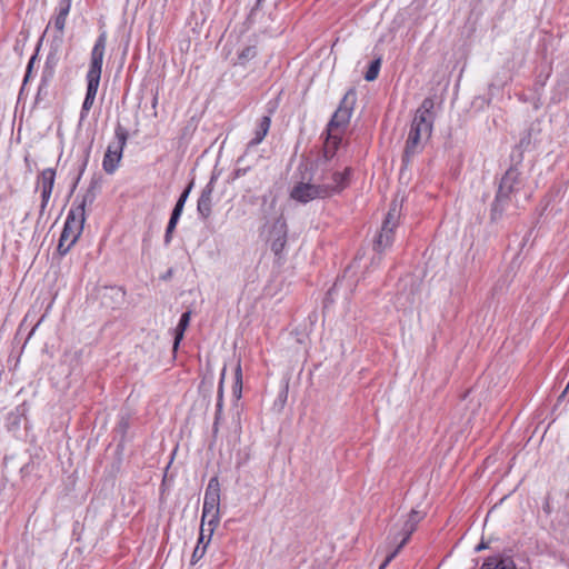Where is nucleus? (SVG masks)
I'll use <instances>...</instances> for the list:
<instances>
[{"label":"nucleus","mask_w":569,"mask_h":569,"mask_svg":"<svg viewBox=\"0 0 569 569\" xmlns=\"http://www.w3.org/2000/svg\"><path fill=\"white\" fill-rule=\"evenodd\" d=\"M400 210L396 201L390 204V208L382 222L380 232L373 240V250L377 257L372 259V263H379L381 261V254L393 243L395 230L399 224Z\"/></svg>","instance_id":"obj_4"},{"label":"nucleus","mask_w":569,"mask_h":569,"mask_svg":"<svg viewBox=\"0 0 569 569\" xmlns=\"http://www.w3.org/2000/svg\"><path fill=\"white\" fill-rule=\"evenodd\" d=\"M257 56V50L253 46H248L246 48H243L239 53H238V62L240 64H244L247 63L248 61H250L251 59H253L254 57Z\"/></svg>","instance_id":"obj_25"},{"label":"nucleus","mask_w":569,"mask_h":569,"mask_svg":"<svg viewBox=\"0 0 569 569\" xmlns=\"http://www.w3.org/2000/svg\"><path fill=\"white\" fill-rule=\"evenodd\" d=\"M222 409V386L220 385L219 388V395H218V402H217V410L220 412Z\"/></svg>","instance_id":"obj_30"},{"label":"nucleus","mask_w":569,"mask_h":569,"mask_svg":"<svg viewBox=\"0 0 569 569\" xmlns=\"http://www.w3.org/2000/svg\"><path fill=\"white\" fill-rule=\"evenodd\" d=\"M263 0H258L257 1V4L260 6L262 3Z\"/></svg>","instance_id":"obj_35"},{"label":"nucleus","mask_w":569,"mask_h":569,"mask_svg":"<svg viewBox=\"0 0 569 569\" xmlns=\"http://www.w3.org/2000/svg\"><path fill=\"white\" fill-rule=\"evenodd\" d=\"M523 186L520 172L517 168L511 167L502 176L499 189L491 208V219L496 220L501 217L506 206L511 197L518 193Z\"/></svg>","instance_id":"obj_3"},{"label":"nucleus","mask_w":569,"mask_h":569,"mask_svg":"<svg viewBox=\"0 0 569 569\" xmlns=\"http://www.w3.org/2000/svg\"><path fill=\"white\" fill-rule=\"evenodd\" d=\"M181 217V213H177V212H171V217L169 219V222H168V226H167V229H166V233H164V244H169L171 242V239H172V233L177 227V223L179 221Z\"/></svg>","instance_id":"obj_22"},{"label":"nucleus","mask_w":569,"mask_h":569,"mask_svg":"<svg viewBox=\"0 0 569 569\" xmlns=\"http://www.w3.org/2000/svg\"><path fill=\"white\" fill-rule=\"evenodd\" d=\"M213 179L202 189L198 199L197 211L203 218L208 219L212 209Z\"/></svg>","instance_id":"obj_13"},{"label":"nucleus","mask_w":569,"mask_h":569,"mask_svg":"<svg viewBox=\"0 0 569 569\" xmlns=\"http://www.w3.org/2000/svg\"><path fill=\"white\" fill-rule=\"evenodd\" d=\"M128 140V131L127 129L118 123L114 129V140L109 143L107 150H111L116 153H119L122 157L123 149L127 144Z\"/></svg>","instance_id":"obj_15"},{"label":"nucleus","mask_w":569,"mask_h":569,"mask_svg":"<svg viewBox=\"0 0 569 569\" xmlns=\"http://www.w3.org/2000/svg\"><path fill=\"white\" fill-rule=\"evenodd\" d=\"M351 174V168H346L343 172L335 171L331 174L330 181H327L325 176L319 177V181H321L322 187H327L328 197L341 192L348 184Z\"/></svg>","instance_id":"obj_12"},{"label":"nucleus","mask_w":569,"mask_h":569,"mask_svg":"<svg viewBox=\"0 0 569 569\" xmlns=\"http://www.w3.org/2000/svg\"><path fill=\"white\" fill-rule=\"evenodd\" d=\"M106 46L107 32L102 31L96 40L91 51L90 67L87 72V80H94L100 82Z\"/></svg>","instance_id":"obj_9"},{"label":"nucleus","mask_w":569,"mask_h":569,"mask_svg":"<svg viewBox=\"0 0 569 569\" xmlns=\"http://www.w3.org/2000/svg\"><path fill=\"white\" fill-rule=\"evenodd\" d=\"M565 390H566V391H568V390H569V381H568V385H567V387H566V389H565Z\"/></svg>","instance_id":"obj_36"},{"label":"nucleus","mask_w":569,"mask_h":569,"mask_svg":"<svg viewBox=\"0 0 569 569\" xmlns=\"http://www.w3.org/2000/svg\"><path fill=\"white\" fill-rule=\"evenodd\" d=\"M219 506H220V485L217 477L209 480L204 492L201 522L202 526L208 523L209 537L219 523Z\"/></svg>","instance_id":"obj_6"},{"label":"nucleus","mask_w":569,"mask_h":569,"mask_svg":"<svg viewBox=\"0 0 569 569\" xmlns=\"http://www.w3.org/2000/svg\"><path fill=\"white\" fill-rule=\"evenodd\" d=\"M94 199V187H90L82 199L79 202L76 200L72 208L69 210L58 243V252L61 256L67 254L80 237L86 221V207L88 204L91 206Z\"/></svg>","instance_id":"obj_2"},{"label":"nucleus","mask_w":569,"mask_h":569,"mask_svg":"<svg viewBox=\"0 0 569 569\" xmlns=\"http://www.w3.org/2000/svg\"><path fill=\"white\" fill-rule=\"evenodd\" d=\"M328 188L322 183L299 182L290 191V198L300 203L328 198Z\"/></svg>","instance_id":"obj_8"},{"label":"nucleus","mask_w":569,"mask_h":569,"mask_svg":"<svg viewBox=\"0 0 569 569\" xmlns=\"http://www.w3.org/2000/svg\"><path fill=\"white\" fill-rule=\"evenodd\" d=\"M240 174H242V171H241V170H238V171L236 172V176H237V177H239Z\"/></svg>","instance_id":"obj_34"},{"label":"nucleus","mask_w":569,"mask_h":569,"mask_svg":"<svg viewBox=\"0 0 569 569\" xmlns=\"http://www.w3.org/2000/svg\"><path fill=\"white\" fill-rule=\"evenodd\" d=\"M380 67H381V58H377V59H375V60L370 63V66H369V68H368L367 72H366V74H365V79H366L367 81H373V80H376V79L378 78Z\"/></svg>","instance_id":"obj_24"},{"label":"nucleus","mask_w":569,"mask_h":569,"mask_svg":"<svg viewBox=\"0 0 569 569\" xmlns=\"http://www.w3.org/2000/svg\"><path fill=\"white\" fill-rule=\"evenodd\" d=\"M233 397L236 400H239L242 395V372L240 365L237 366L234 372V385L232 390Z\"/></svg>","instance_id":"obj_23"},{"label":"nucleus","mask_w":569,"mask_h":569,"mask_svg":"<svg viewBox=\"0 0 569 569\" xmlns=\"http://www.w3.org/2000/svg\"><path fill=\"white\" fill-rule=\"evenodd\" d=\"M270 248L274 254L279 256L287 243V223L282 217L278 218L270 231Z\"/></svg>","instance_id":"obj_11"},{"label":"nucleus","mask_w":569,"mask_h":569,"mask_svg":"<svg viewBox=\"0 0 569 569\" xmlns=\"http://www.w3.org/2000/svg\"><path fill=\"white\" fill-rule=\"evenodd\" d=\"M36 58L37 56H32L31 59L29 60L28 62V66H27V72H26V76H24V80L23 82L26 83L28 80H29V77H30V73H31V70H32V67H33V63L36 61Z\"/></svg>","instance_id":"obj_29"},{"label":"nucleus","mask_w":569,"mask_h":569,"mask_svg":"<svg viewBox=\"0 0 569 569\" xmlns=\"http://www.w3.org/2000/svg\"><path fill=\"white\" fill-rule=\"evenodd\" d=\"M486 548V545L483 542L479 543L477 547H476V551H480L482 549Z\"/></svg>","instance_id":"obj_32"},{"label":"nucleus","mask_w":569,"mask_h":569,"mask_svg":"<svg viewBox=\"0 0 569 569\" xmlns=\"http://www.w3.org/2000/svg\"><path fill=\"white\" fill-rule=\"evenodd\" d=\"M181 217V213H177V212H171V217L169 219V222H168V226H167V229H166V233H164V244H169L171 242V239H172V233L177 227V223L179 221Z\"/></svg>","instance_id":"obj_21"},{"label":"nucleus","mask_w":569,"mask_h":569,"mask_svg":"<svg viewBox=\"0 0 569 569\" xmlns=\"http://www.w3.org/2000/svg\"><path fill=\"white\" fill-rule=\"evenodd\" d=\"M270 126H271V119L269 116H263L256 130H254V137L253 139L248 143V147H254V146H258L259 143L262 142V140L264 139V137L267 136L269 129H270Z\"/></svg>","instance_id":"obj_17"},{"label":"nucleus","mask_w":569,"mask_h":569,"mask_svg":"<svg viewBox=\"0 0 569 569\" xmlns=\"http://www.w3.org/2000/svg\"><path fill=\"white\" fill-rule=\"evenodd\" d=\"M193 186V182L191 181L189 183V186L183 190V192L180 194L174 208H173V212H177V213H182V210H183V207H184V203L189 197V193L191 191V188Z\"/></svg>","instance_id":"obj_26"},{"label":"nucleus","mask_w":569,"mask_h":569,"mask_svg":"<svg viewBox=\"0 0 569 569\" xmlns=\"http://www.w3.org/2000/svg\"><path fill=\"white\" fill-rule=\"evenodd\" d=\"M70 8H71V0H61L59 2L58 9H57L58 12H57V16L54 17L53 24H54V28L57 29V31L60 33V37H62V34H63L66 21H67V17L70 12Z\"/></svg>","instance_id":"obj_16"},{"label":"nucleus","mask_w":569,"mask_h":569,"mask_svg":"<svg viewBox=\"0 0 569 569\" xmlns=\"http://www.w3.org/2000/svg\"><path fill=\"white\" fill-rule=\"evenodd\" d=\"M335 154V150L333 151H329L328 149H325L323 150V154L321 157H319L313 163H312V167L315 166L316 168L318 167H321V166H325Z\"/></svg>","instance_id":"obj_27"},{"label":"nucleus","mask_w":569,"mask_h":569,"mask_svg":"<svg viewBox=\"0 0 569 569\" xmlns=\"http://www.w3.org/2000/svg\"><path fill=\"white\" fill-rule=\"evenodd\" d=\"M425 512L416 509H412L407 515V519L405 520L400 531L397 533V536H401L400 542L398 543L397 548L386 557L379 569H385L388 563L398 555V552L409 541L411 535L417 529L418 523L425 518Z\"/></svg>","instance_id":"obj_7"},{"label":"nucleus","mask_w":569,"mask_h":569,"mask_svg":"<svg viewBox=\"0 0 569 569\" xmlns=\"http://www.w3.org/2000/svg\"><path fill=\"white\" fill-rule=\"evenodd\" d=\"M190 318H191V312L190 311L183 312L181 315V317H180L179 323H178V326H177V328L174 330V342H173V349L174 350L178 348L180 341L183 338V333H184L186 329L189 326Z\"/></svg>","instance_id":"obj_19"},{"label":"nucleus","mask_w":569,"mask_h":569,"mask_svg":"<svg viewBox=\"0 0 569 569\" xmlns=\"http://www.w3.org/2000/svg\"><path fill=\"white\" fill-rule=\"evenodd\" d=\"M203 526L201 525V532H200V537H199V541H198V545L200 546L202 542H204V537H203Z\"/></svg>","instance_id":"obj_31"},{"label":"nucleus","mask_w":569,"mask_h":569,"mask_svg":"<svg viewBox=\"0 0 569 569\" xmlns=\"http://www.w3.org/2000/svg\"><path fill=\"white\" fill-rule=\"evenodd\" d=\"M207 545L199 546L194 548L192 556H191V565H196L206 553Z\"/></svg>","instance_id":"obj_28"},{"label":"nucleus","mask_w":569,"mask_h":569,"mask_svg":"<svg viewBox=\"0 0 569 569\" xmlns=\"http://www.w3.org/2000/svg\"><path fill=\"white\" fill-rule=\"evenodd\" d=\"M121 158L122 157L119 153H116L111 150H106L102 161L103 170L107 173L112 174L118 169Z\"/></svg>","instance_id":"obj_18"},{"label":"nucleus","mask_w":569,"mask_h":569,"mask_svg":"<svg viewBox=\"0 0 569 569\" xmlns=\"http://www.w3.org/2000/svg\"><path fill=\"white\" fill-rule=\"evenodd\" d=\"M433 108L435 100L428 97L417 109L406 141L403 162L408 163L413 156L421 152L425 143L430 139L436 118Z\"/></svg>","instance_id":"obj_1"},{"label":"nucleus","mask_w":569,"mask_h":569,"mask_svg":"<svg viewBox=\"0 0 569 569\" xmlns=\"http://www.w3.org/2000/svg\"><path fill=\"white\" fill-rule=\"evenodd\" d=\"M87 82H88L87 92H86L84 101L82 103L81 111H80V120L81 121L87 118L90 109L92 108L97 92H98L99 83H100L99 81H94V80H87Z\"/></svg>","instance_id":"obj_14"},{"label":"nucleus","mask_w":569,"mask_h":569,"mask_svg":"<svg viewBox=\"0 0 569 569\" xmlns=\"http://www.w3.org/2000/svg\"><path fill=\"white\" fill-rule=\"evenodd\" d=\"M480 569H517L515 562L510 558L489 559Z\"/></svg>","instance_id":"obj_20"},{"label":"nucleus","mask_w":569,"mask_h":569,"mask_svg":"<svg viewBox=\"0 0 569 569\" xmlns=\"http://www.w3.org/2000/svg\"><path fill=\"white\" fill-rule=\"evenodd\" d=\"M56 179V170L48 168L40 172L37 180V189L41 192L40 212L43 213L50 200Z\"/></svg>","instance_id":"obj_10"},{"label":"nucleus","mask_w":569,"mask_h":569,"mask_svg":"<svg viewBox=\"0 0 569 569\" xmlns=\"http://www.w3.org/2000/svg\"><path fill=\"white\" fill-rule=\"evenodd\" d=\"M566 393H567V391H566V390H563V391H562V393L559 396V399H558V400H562V399L565 398Z\"/></svg>","instance_id":"obj_33"},{"label":"nucleus","mask_w":569,"mask_h":569,"mask_svg":"<svg viewBox=\"0 0 569 569\" xmlns=\"http://www.w3.org/2000/svg\"><path fill=\"white\" fill-rule=\"evenodd\" d=\"M356 90L351 88L346 92V94L341 99L338 109L335 111L332 118L328 123L327 130L329 133V138L333 139L335 146H337L340 142V137H338L336 132L343 131L348 127L356 106Z\"/></svg>","instance_id":"obj_5"}]
</instances>
